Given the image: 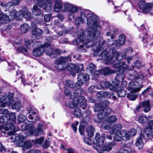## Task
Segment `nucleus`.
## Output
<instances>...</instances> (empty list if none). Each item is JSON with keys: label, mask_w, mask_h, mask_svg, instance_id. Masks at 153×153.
<instances>
[{"label": "nucleus", "mask_w": 153, "mask_h": 153, "mask_svg": "<svg viewBox=\"0 0 153 153\" xmlns=\"http://www.w3.org/2000/svg\"><path fill=\"white\" fill-rule=\"evenodd\" d=\"M112 112V109L110 108L105 107V106L104 109L103 111H102V113H103L104 115L105 116H106L110 114Z\"/></svg>", "instance_id": "obj_52"}, {"label": "nucleus", "mask_w": 153, "mask_h": 153, "mask_svg": "<svg viewBox=\"0 0 153 153\" xmlns=\"http://www.w3.org/2000/svg\"><path fill=\"white\" fill-rule=\"evenodd\" d=\"M59 59L64 64L70 61L71 60V56H68L61 57Z\"/></svg>", "instance_id": "obj_43"}, {"label": "nucleus", "mask_w": 153, "mask_h": 153, "mask_svg": "<svg viewBox=\"0 0 153 153\" xmlns=\"http://www.w3.org/2000/svg\"><path fill=\"white\" fill-rule=\"evenodd\" d=\"M42 33V31L41 29L36 28L32 30V33L33 37L38 39L40 37Z\"/></svg>", "instance_id": "obj_22"}, {"label": "nucleus", "mask_w": 153, "mask_h": 153, "mask_svg": "<svg viewBox=\"0 0 153 153\" xmlns=\"http://www.w3.org/2000/svg\"><path fill=\"white\" fill-rule=\"evenodd\" d=\"M64 9H62L63 11H68L71 13H75L78 10L77 7L74 6L72 4H69L68 3H65L64 5Z\"/></svg>", "instance_id": "obj_9"}, {"label": "nucleus", "mask_w": 153, "mask_h": 153, "mask_svg": "<svg viewBox=\"0 0 153 153\" xmlns=\"http://www.w3.org/2000/svg\"><path fill=\"white\" fill-rule=\"evenodd\" d=\"M83 93L82 89L81 88L73 90L71 92L70 98L75 99L77 97L81 96L80 95Z\"/></svg>", "instance_id": "obj_13"}, {"label": "nucleus", "mask_w": 153, "mask_h": 153, "mask_svg": "<svg viewBox=\"0 0 153 153\" xmlns=\"http://www.w3.org/2000/svg\"><path fill=\"white\" fill-rule=\"evenodd\" d=\"M87 25L88 28H94L98 27L100 28L99 23L98 22V17L93 13L91 12L87 14Z\"/></svg>", "instance_id": "obj_3"}, {"label": "nucleus", "mask_w": 153, "mask_h": 153, "mask_svg": "<svg viewBox=\"0 0 153 153\" xmlns=\"http://www.w3.org/2000/svg\"><path fill=\"white\" fill-rule=\"evenodd\" d=\"M104 140V136L102 135L100 136L99 133L97 132L95 136V139L93 140V143L97 146L100 147L103 145Z\"/></svg>", "instance_id": "obj_7"}, {"label": "nucleus", "mask_w": 153, "mask_h": 153, "mask_svg": "<svg viewBox=\"0 0 153 153\" xmlns=\"http://www.w3.org/2000/svg\"><path fill=\"white\" fill-rule=\"evenodd\" d=\"M45 53L48 55L51 58H55L59 55L61 53L59 49L54 50L51 49L49 51H46Z\"/></svg>", "instance_id": "obj_12"}, {"label": "nucleus", "mask_w": 153, "mask_h": 153, "mask_svg": "<svg viewBox=\"0 0 153 153\" xmlns=\"http://www.w3.org/2000/svg\"><path fill=\"white\" fill-rule=\"evenodd\" d=\"M109 52L110 53H112L113 56H108L107 60L108 61L110 62H112V59L118 54V53L117 52L116 49L114 48H111L109 50Z\"/></svg>", "instance_id": "obj_23"}, {"label": "nucleus", "mask_w": 153, "mask_h": 153, "mask_svg": "<svg viewBox=\"0 0 153 153\" xmlns=\"http://www.w3.org/2000/svg\"><path fill=\"white\" fill-rule=\"evenodd\" d=\"M21 106V103L19 102H17L13 103L12 105V108L18 110L20 109Z\"/></svg>", "instance_id": "obj_48"}, {"label": "nucleus", "mask_w": 153, "mask_h": 153, "mask_svg": "<svg viewBox=\"0 0 153 153\" xmlns=\"http://www.w3.org/2000/svg\"><path fill=\"white\" fill-rule=\"evenodd\" d=\"M116 91L117 92L118 95L120 97H123L126 94V92L125 90L123 89H119L118 88L115 89Z\"/></svg>", "instance_id": "obj_37"}, {"label": "nucleus", "mask_w": 153, "mask_h": 153, "mask_svg": "<svg viewBox=\"0 0 153 153\" xmlns=\"http://www.w3.org/2000/svg\"><path fill=\"white\" fill-rule=\"evenodd\" d=\"M34 46L36 47V48H48L51 46L50 43L48 42H46L43 45H42V43L40 41H36L34 43Z\"/></svg>", "instance_id": "obj_20"}, {"label": "nucleus", "mask_w": 153, "mask_h": 153, "mask_svg": "<svg viewBox=\"0 0 153 153\" xmlns=\"http://www.w3.org/2000/svg\"><path fill=\"white\" fill-rule=\"evenodd\" d=\"M85 22V21L83 20V19H81L80 17H77L75 19V23L77 26L79 25L80 23Z\"/></svg>", "instance_id": "obj_58"}, {"label": "nucleus", "mask_w": 153, "mask_h": 153, "mask_svg": "<svg viewBox=\"0 0 153 153\" xmlns=\"http://www.w3.org/2000/svg\"><path fill=\"white\" fill-rule=\"evenodd\" d=\"M96 44L97 45V44H98L97 46V45H95L96 46V47L97 48V50L98 51L102 50V49H103L105 47L106 45V42L105 40H103L102 42H98L97 41V43Z\"/></svg>", "instance_id": "obj_30"}, {"label": "nucleus", "mask_w": 153, "mask_h": 153, "mask_svg": "<svg viewBox=\"0 0 153 153\" xmlns=\"http://www.w3.org/2000/svg\"><path fill=\"white\" fill-rule=\"evenodd\" d=\"M137 132L136 130L134 128L131 129L128 131V133L131 137L134 136L136 134Z\"/></svg>", "instance_id": "obj_64"}, {"label": "nucleus", "mask_w": 153, "mask_h": 153, "mask_svg": "<svg viewBox=\"0 0 153 153\" xmlns=\"http://www.w3.org/2000/svg\"><path fill=\"white\" fill-rule=\"evenodd\" d=\"M122 126L120 124H115L110 128V132L111 134L118 133L122 129Z\"/></svg>", "instance_id": "obj_11"}, {"label": "nucleus", "mask_w": 153, "mask_h": 153, "mask_svg": "<svg viewBox=\"0 0 153 153\" xmlns=\"http://www.w3.org/2000/svg\"><path fill=\"white\" fill-rule=\"evenodd\" d=\"M115 145V143L113 142H110L105 144L102 148V150L103 152H108L111 150L112 147Z\"/></svg>", "instance_id": "obj_25"}, {"label": "nucleus", "mask_w": 153, "mask_h": 153, "mask_svg": "<svg viewBox=\"0 0 153 153\" xmlns=\"http://www.w3.org/2000/svg\"><path fill=\"white\" fill-rule=\"evenodd\" d=\"M44 52V48H40L34 49L33 51V53L34 56L38 57L42 55Z\"/></svg>", "instance_id": "obj_21"}, {"label": "nucleus", "mask_w": 153, "mask_h": 153, "mask_svg": "<svg viewBox=\"0 0 153 153\" xmlns=\"http://www.w3.org/2000/svg\"><path fill=\"white\" fill-rule=\"evenodd\" d=\"M55 68L58 70L63 71L64 70L65 67L63 66L64 64L59 59H58L55 61Z\"/></svg>", "instance_id": "obj_24"}, {"label": "nucleus", "mask_w": 153, "mask_h": 153, "mask_svg": "<svg viewBox=\"0 0 153 153\" xmlns=\"http://www.w3.org/2000/svg\"><path fill=\"white\" fill-rule=\"evenodd\" d=\"M142 136L146 140L153 138V129L146 127L143 129Z\"/></svg>", "instance_id": "obj_6"}, {"label": "nucleus", "mask_w": 153, "mask_h": 153, "mask_svg": "<svg viewBox=\"0 0 153 153\" xmlns=\"http://www.w3.org/2000/svg\"><path fill=\"white\" fill-rule=\"evenodd\" d=\"M86 101L85 97L83 96L78 97L77 98L76 102L77 103V105H78L83 109H85L86 108Z\"/></svg>", "instance_id": "obj_10"}, {"label": "nucleus", "mask_w": 153, "mask_h": 153, "mask_svg": "<svg viewBox=\"0 0 153 153\" xmlns=\"http://www.w3.org/2000/svg\"><path fill=\"white\" fill-rule=\"evenodd\" d=\"M126 63L124 61L120 62L118 61L117 63H116L114 65V67L115 68H119V71L120 72V70H121L120 68H122V66L125 65Z\"/></svg>", "instance_id": "obj_47"}, {"label": "nucleus", "mask_w": 153, "mask_h": 153, "mask_svg": "<svg viewBox=\"0 0 153 153\" xmlns=\"http://www.w3.org/2000/svg\"><path fill=\"white\" fill-rule=\"evenodd\" d=\"M89 79V76L88 74L82 73L79 74L77 78V80H81L84 82L88 80Z\"/></svg>", "instance_id": "obj_27"}, {"label": "nucleus", "mask_w": 153, "mask_h": 153, "mask_svg": "<svg viewBox=\"0 0 153 153\" xmlns=\"http://www.w3.org/2000/svg\"><path fill=\"white\" fill-rule=\"evenodd\" d=\"M122 71H123L122 70ZM125 77V75L123 72L119 73L116 76L115 79L118 82H122L123 81L124 78Z\"/></svg>", "instance_id": "obj_29"}, {"label": "nucleus", "mask_w": 153, "mask_h": 153, "mask_svg": "<svg viewBox=\"0 0 153 153\" xmlns=\"http://www.w3.org/2000/svg\"><path fill=\"white\" fill-rule=\"evenodd\" d=\"M114 82L113 81V84H110L108 82H102L100 83L101 87L103 88H108L111 87L115 88V86H118L119 85V84L117 83V84L114 83Z\"/></svg>", "instance_id": "obj_16"}, {"label": "nucleus", "mask_w": 153, "mask_h": 153, "mask_svg": "<svg viewBox=\"0 0 153 153\" xmlns=\"http://www.w3.org/2000/svg\"><path fill=\"white\" fill-rule=\"evenodd\" d=\"M107 121L108 122L112 123L115 122L117 118L115 115H111L107 119Z\"/></svg>", "instance_id": "obj_51"}, {"label": "nucleus", "mask_w": 153, "mask_h": 153, "mask_svg": "<svg viewBox=\"0 0 153 153\" xmlns=\"http://www.w3.org/2000/svg\"><path fill=\"white\" fill-rule=\"evenodd\" d=\"M105 117V115L102 113V111L99 113L97 115V118L100 120L99 121H98V122H100V121L103 119Z\"/></svg>", "instance_id": "obj_57"}, {"label": "nucleus", "mask_w": 153, "mask_h": 153, "mask_svg": "<svg viewBox=\"0 0 153 153\" xmlns=\"http://www.w3.org/2000/svg\"><path fill=\"white\" fill-rule=\"evenodd\" d=\"M54 8L55 11L56 12H59L61 10L63 12L65 11L62 10V9H64V5H62V3L58 1H56L55 2Z\"/></svg>", "instance_id": "obj_17"}, {"label": "nucleus", "mask_w": 153, "mask_h": 153, "mask_svg": "<svg viewBox=\"0 0 153 153\" xmlns=\"http://www.w3.org/2000/svg\"><path fill=\"white\" fill-rule=\"evenodd\" d=\"M104 107L105 106H103V105L100 103L96 104L95 105V107L94 108V110L95 112H101L103 111Z\"/></svg>", "instance_id": "obj_33"}, {"label": "nucleus", "mask_w": 153, "mask_h": 153, "mask_svg": "<svg viewBox=\"0 0 153 153\" xmlns=\"http://www.w3.org/2000/svg\"><path fill=\"white\" fill-rule=\"evenodd\" d=\"M126 37L123 34L120 35L118 37V43L120 45H122L125 43Z\"/></svg>", "instance_id": "obj_38"}, {"label": "nucleus", "mask_w": 153, "mask_h": 153, "mask_svg": "<svg viewBox=\"0 0 153 153\" xmlns=\"http://www.w3.org/2000/svg\"><path fill=\"white\" fill-rule=\"evenodd\" d=\"M16 51L17 52L23 53L24 54H26L27 52V49L23 46L18 47L16 49Z\"/></svg>", "instance_id": "obj_54"}, {"label": "nucleus", "mask_w": 153, "mask_h": 153, "mask_svg": "<svg viewBox=\"0 0 153 153\" xmlns=\"http://www.w3.org/2000/svg\"><path fill=\"white\" fill-rule=\"evenodd\" d=\"M11 120L8 119V117L6 116H2L0 118V123L2 124H6V127L7 128L6 129L7 130L13 129L14 130L13 132H9L10 134L13 135L15 134L16 132L15 131H16V130L14 126L13 125V123H11Z\"/></svg>", "instance_id": "obj_4"}, {"label": "nucleus", "mask_w": 153, "mask_h": 153, "mask_svg": "<svg viewBox=\"0 0 153 153\" xmlns=\"http://www.w3.org/2000/svg\"><path fill=\"white\" fill-rule=\"evenodd\" d=\"M24 17L27 21L30 20L33 18L31 13L27 10H24Z\"/></svg>", "instance_id": "obj_31"}, {"label": "nucleus", "mask_w": 153, "mask_h": 153, "mask_svg": "<svg viewBox=\"0 0 153 153\" xmlns=\"http://www.w3.org/2000/svg\"><path fill=\"white\" fill-rule=\"evenodd\" d=\"M91 30L88 31V35L87 36V41L86 44V47H90L92 46L97 45V38L100 34V32L101 30V27L100 28L98 27L90 28Z\"/></svg>", "instance_id": "obj_1"}, {"label": "nucleus", "mask_w": 153, "mask_h": 153, "mask_svg": "<svg viewBox=\"0 0 153 153\" xmlns=\"http://www.w3.org/2000/svg\"><path fill=\"white\" fill-rule=\"evenodd\" d=\"M128 74L131 79H137L139 77L137 72L134 70H129L128 71Z\"/></svg>", "instance_id": "obj_19"}, {"label": "nucleus", "mask_w": 153, "mask_h": 153, "mask_svg": "<svg viewBox=\"0 0 153 153\" xmlns=\"http://www.w3.org/2000/svg\"><path fill=\"white\" fill-rule=\"evenodd\" d=\"M8 119L11 120V123H13V124L15 123L16 119V117L15 115V113L13 112L10 113L9 114Z\"/></svg>", "instance_id": "obj_44"}, {"label": "nucleus", "mask_w": 153, "mask_h": 153, "mask_svg": "<svg viewBox=\"0 0 153 153\" xmlns=\"http://www.w3.org/2000/svg\"><path fill=\"white\" fill-rule=\"evenodd\" d=\"M94 129L91 126L88 127L86 130L88 135L90 137H92L94 135Z\"/></svg>", "instance_id": "obj_40"}, {"label": "nucleus", "mask_w": 153, "mask_h": 153, "mask_svg": "<svg viewBox=\"0 0 153 153\" xmlns=\"http://www.w3.org/2000/svg\"><path fill=\"white\" fill-rule=\"evenodd\" d=\"M68 105L70 108L73 109L76 107L77 103L75 99L71 98L69 100Z\"/></svg>", "instance_id": "obj_35"}, {"label": "nucleus", "mask_w": 153, "mask_h": 153, "mask_svg": "<svg viewBox=\"0 0 153 153\" xmlns=\"http://www.w3.org/2000/svg\"><path fill=\"white\" fill-rule=\"evenodd\" d=\"M140 8L146 12H150L151 10L153 7V4L151 3H146L144 1H140L139 3Z\"/></svg>", "instance_id": "obj_8"}, {"label": "nucleus", "mask_w": 153, "mask_h": 153, "mask_svg": "<svg viewBox=\"0 0 153 153\" xmlns=\"http://www.w3.org/2000/svg\"><path fill=\"white\" fill-rule=\"evenodd\" d=\"M81 111L80 109L78 108H75L74 112V115L77 117H79L81 115Z\"/></svg>", "instance_id": "obj_56"}, {"label": "nucleus", "mask_w": 153, "mask_h": 153, "mask_svg": "<svg viewBox=\"0 0 153 153\" xmlns=\"http://www.w3.org/2000/svg\"><path fill=\"white\" fill-rule=\"evenodd\" d=\"M32 12L33 14L36 16H39L41 13L40 10L39 9L38 6L36 5L34 6Z\"/></svg>", "instance_id": "obj_41"}, {"label": "nucleus", "mask_w": 153, "mask_h": 153, "mask_svg": "<svg viewBox=\"0 0 153 153\" xmlns=\"http://www.w3.org/2000/svg\"><path fill=\"white\" fill-rule=\"evenodd\" d=\"M120 135L122 136L123 137H125L127 140H129L131 136L130 134L126 130H123L119 133Z\"/></svg>", "instance_id": "obj_42"}, {"label": "nucleus", "mask_w": 153, "mask_h": 153, "mask_svg": "<svg viewBox=\"0 0 153 153\" xmlns=\"http://www.w3.org/2000/svg\"><path fill=\"white\" fill-rule=\"evenodd\" d=\"M52 4L49 0H46L45 2L44 9L46 12H49L52 10Z\"/></svg>", "instance_id": "obj_28"}, {"label": "nucleus", "mask_w": 153, "mask_h": 153, "mask_svg": "<svg viewBox=\"0 0 153 153\" xmlns=\"http://www.w3.org/2000/svg\"><path fill=\"white\" fill-rule=\"evenodd\" d=\"M143 86L142 80L135 81L128 84V89L131 91L138 92Z\"/></svg>", "instance_id": "obj_5"}, {"label": "nucleus", "mask_w": 153, "mask_h": 153, "mask_svg": "<svg viewBox=\"0 0 153 153\" xmlns=\"http://www.w3.org/2000/svg\"><path fill=\"white\" fill-rule=\"evenodd\" d=\"M66 85L70 88H72L75 86V84L74 81L68 79L65 82Z\"/></svg>", "instance_id": "obj_45"}, {"label": "nucleus", "mask_w": 153, "mask_h": 153, "mask_svg": "<svg viewBox=\"0 0 153 153\" xmlns=\"http://www.w3.org/2000/svg\"><path fill=\"white\" fill-rule=\"evenodd\" d=\"M95 66L93 63H90L87 66L86 71L88 73L92 74L95 71Z\"/></svg>", "instance_id": "obj_34"}, {"label": "nucleus", "mask_w": 153, "mask_h": 153, "mask_svg": "<svg viewBox=\"0 0 153 153\" xmlns=\"http://www.w3.org/2000/svg\"><path fill=\"white\" fill-rule=\"evenodd\" d=\"M115 71L111 69L108 67H106L102 69V75H108L115 73Z\"/></svg>", "instance_id": "obj_18"}, {"label": "nucleus", "mask_w": 153, "mask_h": 153, "mask_svg": "<svg viewBox=\"0 0 153 153\" xmlns=\"http://www.w3.org/2000/svg\"><path fill=\"white\" fill-rule=\"evenodd\" d=\"M83 66L82 64H79L78 65H75V73H78L81 71L83 69Z\"/></svg>", "instance_id": "obj_55"}, {"label": "nucleus", "mask_w": 153, "mask_h": 153, "mask_svg": "<svg viewBox=\"0 0 153 153\" xmlns=\"http://www.w3.org/2000/svg\"><path fill=\"white\" fill-rule=\"evenodd\" d=\"M85 39H83L80 37H78L77 38L75 39L73 41V44L74 45H79L78 47L82 48L84 47L83 45H81V44H84L85 43Z\"/></svg>", "instance_id": "obj_15"}, {"label": "nucleus", "mask_w": 153, "mask_h": 153, "mask_svg": "<svg viewBox=\"0 0 153 153\" xmlns=\"http://www.w3.org/2000/svg\"><path fill=\"white\" fill-rule=\"evenodd\" d=\"M85 126L82 125H80L79 128V131L81 134L82 135L84 133Z\"/></svg>", "instance_id": "obj_60"}, {"label": "nucleus", "mask_w": 153, "mask_h": 153, "mask_svg": "<svg viewBox=\"0 0 153 153\" xmlns=\"http://www.w3.org/2000/svg\"><path fill=\"white\" fill-rule=\"evenodd\" d=\"M29 29V26L27 24H24L21 26V31L24 33L27 32L28 31Z\"/></svg>", "instance_id": "obj_46"}, {"label": "nucleus", "mask_w": 153, "mask_h": 153, "mask_svg": "<svg viewBox=\"0 0 153 153\" xmlns=\"http://www.w3.org/2000/svg\"><path fill=\"white\" fill-rule=\"evenodd\" d=\"M16 19L18 20L22 19L24 17V10H20L17 13Z\"/></svg>", "instance_id": "obj_49"}, {"label": "nucleus", "mask_w": 153, "mask_h": 153, "mask_svg": "<svg viewBox=\"0 0 153 153\" xmlns=\"http://www.w3.org/2000/svg\"><path fill=\"white\" fill-rule=\"evenodd\" d=\"M50 146L49 141L48 140L45 141L42 145V147L44 149H47Z\"/></svg>", "instance_id": "obj_63"}, {"label": "nucleus", "mask_w": 153, "mask_h": 153, "mask_svg": "<svg viewBox=\"0 0 153 153\" xmlns=\"http://www.w3.org/2000/svg\"><path fill=\"white\" fill-rule=\"evenodd\" d=\"M42 126L43 125L42 124H39L36 130L34 126L30 124H28L27 125L26 124H22L21 126V128L22 130L23 131L26 130H28V132L29 133L30 135H33L34 133H35V135L38 136L39 135L42 134L43 132Z\"/></svg>", "instance_id": "obj_2"}, {"label": "nucleus", "mask_w": 153, "mask_h": 153, "mask_svg": "<svg viewBox=\"0 0 153 153\" xmlns=\"http://www.w3.org/2000/svg\"><path fill=\"white\" fill-rule=\"evenodd\" d=\"M16 11V10H14L11 11V12L10 13L9 16H7L9 18V20H5L4 22H5V23H4L3 24H5L6 21H8L9 20V19H15L16 18V17L17 15Z\"/></svg>", "instance_id": "obj_36"}, {"label": "nucleus", "mask_w": 153, "mask_h": 153, "mask_svg": "<svg viewBox=\"0 0 153 153\" xmlns=\"http://www.w3.org/2000/svg\"><path fill=\"white\" fill-rule=\"evenodd\" d=\"M136 92L130 91V93L127 94V97L130 100H135L137 97V95L136 94Z\"/></svg>", "instance_id": "obj_32"}, {"label": "nucleus", "mask_w": 153, "mask_h": 153, "mask_svg": "<svg viewBox=\"0 0 153 153\" xmlns=\"http://www.w3.org/2000/svg\"><path fill=\"white\" fill-rule=\"evenodd\" d=\"M11 98L9 96L7 95L0 96V101L1 102V106L2 107H5L6 105L9 102L10 103V101Z\"/></svg>", "instance_id": "obj_14"}, {"label": "nucleus", "mask_w": 153, "mask_h": 153, "mask_svg": "<svg viewBox=\"0 0 153 153\" xmlns=\"http://www.w3.org/2000/svg\"><path fill=\"white\" fill-rule=\"evenodd\" d=\"M143 137L142 136V134L140 136V137L137 139V141L136 143V145L137 146L139 147V148L140 149V148H142L143 146V141L142 137Z\"/></svg>", "instance_id": "obj_39"}, {"label": "nucleus", "mask_w": 153, "mask_h": 153, "mask_svg": "<svg viewBox=\"0 0 153 153\" xmlns=\"http://www.w3.org/2000/svg\"><path fill=\"white\" fill-rule=\"evenodd\" d=\"M51 19V15L50 14H48L45 15L44 20L45 22H49Z\"/></svg>", "instance_id": "obj_62"}, {"label": "nucleus", "mask_w": 153, "mask_h": 153, "mask_svg": "<svg viewBox=\"0 0 153 153\" xmlns=\"http://www.w3.org/2000/svg\"><path fill=\"white\" fill-rule=\"evenodd\" d=\"M123 139V137L121 135L119 136L117 134H116L114 136V140L115 141L120 142Z\"/></svg>", "instance_id": "obj_59"}, {"label": "nucleus", "mask_w": 153, "mask_h": 153, "mask_svg": "<svg viewBox=\"0 0 153 153\" xmlns=\"http://www.w3.org/2000/svg\"><path fill=\"white\" fill-rule=\"evenodd\" d=\"M90 113L89 111H84L82 113L83 117L86 119L87 120H88L90 119Z\"/></svg>", "instance_id": "obj_61"}, {"label": "nucleus", "mask_w": 153, "mask_h": 153, "mask_svg": "<svg viewBox=\"0 0 153 153\" xmlns=\"http://www.w3.org/2000/svg\"><path fill=\"white\" fill-rule=\"evenodd\" d=\"M84 33L83 30L80 29L77 30V34L79 36V37H80L83 39H85L86 36Z\"/></svg>", "instance_id": "obj_53"}, {"label": "nucleus", "mask_w": 153, "mask_h": 153, "mask_svg": "<svg viewBox=\"0 0 153 153\" xmlns=\"http://www.w3.org/2000/svg\"><path fill=\"white\" fill-rule=\"evenodd\" d=\"M67 69L71 75L73 76H75V65L72 64H70L67 66Z\"/></svg>", "instance_id": "obj_26"}, {"label": "nucleus", "mask_w": 153, "mask_h": 153, "mask_svg": "<svg viewBox=\"0 0 153 153\" xmlns=\"http://www.w3.org/2000/svg\"><path fill=\"white\" fill-rule=\"evenodd\" d=\"M148 120V118L147 117L145 116H141L139 117L138 121L141 123L145 124L146 123Z\"/></svg>", "instance_id": "obj_50"}]
</instances>
